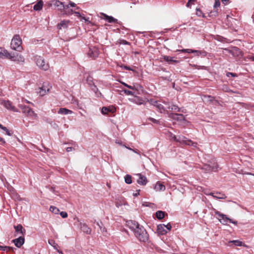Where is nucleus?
I'll use <instances>...</instances> for the list:
<instances>
[{
	"label": "nucleus",
	"mask_w": 254,
	"mask_h": 254,
	"mask_svg": "<svg viewBox=\"0 0 254 254\" xmlns=\"http://www.w3.org/2000/svg\"><path fill=\"white\" fill-rule=\"evenodd\" d=\"M127 225L133 232L135 237L140 242H145L148 241L149 235L147 231L138 222L134 220H128L127 221Z\"/></svg>",
	"instance_id": "f257e3e1"
},
{
	"label": "nucleus",
	"mask_w": 254,
	"mask_h": 254,
	"mask_svg": "<svg viewBox=\"0 0 254 254\" xmlns=\"http://www.w3.org/2000/svg\"><path fill=\"white\" fill-rule=\"evenodd\" d=\"M172 138L174 139V141L176 142H179L182 144L190 145L194 147H196V145H197V143L196 142H194L192 141L191 140L187 139V138L184 136L180 135L177 137L174 134Z\"/></svg>",
	"instance_id": "f03ea898"
},
{
	"label": "nucleus",
	"mask_w": 254,
	"mask_h": 254,
	"mask_svg": "<svg viewBox=\"0 0 254 254\" xmlns=\"http://www.w3.org/2000/svg\"><path fill=\"white\" fill-rule=\"evenodd\" d=\"M22 40L19 35H15L11 40V48L17 51H20L22 49L21 46Z\"/></svg>",
	"instance_id": "7ed1b4c3"
},
{
	"label": "nucleus",
	"mask_w": 254,
	"mask_h": 254,
	"mask_svg": "<svg viewBox=\"0 0 254 254\" xmlns=\"http://www.w3.org/2000/svg\"><path fill=\"white\" fill-rule=\"evenodd\" d=\"M213 210L214 211L215 214L218 216V219L221 223L225 225L227 224L228 221H229L230 223L234 224L235 225L237 224L238 222L237 221H234L232 219L227 217L226 215L221 213L219 211H217L215 209H213Z\"/></svg>",
	"instance_id": "20e7f679"
},
{
	"label": "nucleus",
	"mask_w": 254,
	"mask_h": 254,
	"mask_svg": "<svg viewBox=\"0 0 254 254\" xmlns=\"http://www.w3.org/2000/svg\"><path fill=\"white\" fill-rule=\"evenodd\" d=\"M34 60L37 65L44 70H47L49 68V65L46 63L44 58L41 56L36 55L34 57Z\"/></svg>",
	"instance_id": "39448f33"
},
{
	"label": "nucleus",
	"mask_w": 254,
	"mask_h": 254,
	"mask_svg": "<svg viewBox=\"0 0 254 254\" xmlns=\"http://www.w3.org/2000/svg\"><path fill=\"white\" fill-rule=\"evenodd\" d=\"M224 50L227 51L230 54H232L233 57L236 58H241L243 57V52L241 50L237 47H232L231 49L229 48H224Z\"/></svg>",
	"instance_id": "423d86ee"
},
{
	"label": "nucleus",
	"mask_w": 254,
	"mask_h": 254,
	"mask_svg": "<svg viewBox=\"0 0 254 254\" xmlns=\"http://www.w3.org/2000/svg\"><path fill=\"white\" fill-rule=\"evenodd\" d=\"M148 102L151 105L155 107L160 113H163L165 112V109L163 105L161 104L160 101H156L154 99H150L149 100H148Z\"/></svg>",
	"instance_id": "0eeeda50"
},
{
	"label": "nucleus",
	"mask_w": 254,
	"mask_h": 254,
	"mask_svg": "<svg viewBox=\"0 0 254 254\" xmlns=\"http://www.w3.org/2000/svg\"><path fill=\"white\" fill-rule=\"evenodd\" d=\"M78 223L77 225L80 227L81 231L87 234H90L91 232V229L85 223L80 222L79 219L77 217L74 218Z\"/></svg>",
	"instance_id": "6e6552de"
},
{
	"label": "nucleus",
	"mask_w": 254,
	"mask_h": 254,
	"mask_svg": "<svg viewBox=\"0 0 254 254\" xmlns=\"http://www.w3.org/2000/svg\"><path fill=\"white\" fill-rule=\"evenodd\" d=\"M51 5H53L55 7H57L59 10L67 9L69 7L68 5H65L64 3L61 2L58 0H52L51 3Z\"/></svg>",
	"instance_id": "1a4fd4ad"
},
{
	"label": "nucleus",
	"mask_w": 254,
	"mask_h": 254,
	"mask_svg": "<svg viewBox=\"0 0 254 254\" xmlns=\"http://www.w3.org/2000/svg\"><path fill=\"white\" fill-rule=\"evenodd\" d=\"M99 53V51L97 48L91 47L89 48L87 55L88 57L94 59L98 57Z\"/></svg>",
	"instance_id": "9d476101"
},
{
	"label": "nucleus",
	"mask_w": 254,
	"mask_h": 254,
	"mask_svg": "<svg viewBox=\"0 0 254 254\" xmlns=\"http://www.w3.org/2000/svg\"><path fill=\"white\" fill-rule=\"evenodd\" d=\"M168 116L170 118L177 121L184 122L186 121L185 117L182 114L170 113Z\"/></svg>",
	"instance_id": "9b49d317"
},
{
	"label": "nucleus",
	"mask_w": 254,
	"mask_h": 254,
	"mask_svg": "<svg viewBox=\"0 0 254 254\" xmlns=\"http://www.w3.org/2000/svg\"><path fill=\"white\" fill-rule=\"evenodd\" d=\"M218 168V165L216 164L213 166L210 165L205 164L202 167V169L204 170L205 173H208L210 172H216Z\"/></svg>",
	"instance_id": "f8f14e48"
},
{
	"label": "nucleus",
	"mask_w": 254,
	"mask_h": 254,
	"mask_svg": "<svg viewBox=\"0 0 254 254\" xmlns=\"http://www.w3.org/2000/svg\"><path fill=\"white\" fill-rule=\"evenodd\" d=\"M22 112L26 116H32L35 114L34 112L29 107L25 105H20Z\"/></svg>",
	"instance_id": "ddd939ff"
},
{
	"label": "nucleus",
	"mask_w": 254,
	"mask_h": 254,
	"mask_svg": "<svg viewBox=\"0 0 254 254\" xmlns=\"http://www.w3.org/2000/svg\"><path fill=\"white\" fill-rule=\"evenodd\" d=\"M1 105H3L8 110H11L13 112H18L16 108L12 105V103L9 101H3L1 102Z\"/></svg>",
	"instance_id": "4468645a"
},
{
	"label": "nucleus",
	"mask_w": 254,
	"mask_h": 254,
	"mask_svg": "<svg viewBox=\"0 0 254 254\" xmlns=\"http://www.w3.org/2000/svg\"><path fill=\"white\" fill-rule=\"evenodd\" d=\"M12 242L17 248H20L24 243L25 239L23 237L20 236L18 238L14 239Z\"/></svg>",
	"instance_id": "2eb2a0df"
},
{
	"label": "nucleus",
	"mask_w": 254,
	"mask_h": 254,
	"mask_svg": "<svg viewBox=\"0 0 254 254\" xmlns=\"http://www.w3.org/2000/svg\"><path fill=\"white\" fill-rule=\"evenodd\" d=\"M47 85H48V83H44L42 86L39 88V91L38 93L40 96H43L45 95L47 92L49 91V88Z\"/></svg>",
	"instance_id": "dca6fc26"
},
{
	"label": "nucleus",
	"mask_w": 254,
	"mask_h": 254,
	"mask_svg": "<svg viewBox=\"0 0 254 254\" xmlns=\"http://www.w3.org/2000/svg\"><path fill=\"white\" fill-rule=\"evenodd\" d=\"M137 176L139 177V178L137 180V182L138 184L144 186L147 184V180L145 176L141 174H138Z\"/></svg>",
	"instance_id": "f3484780"
},
{
	"label": "nucleus",
	"mask_w": 254,
	"mask_h": 254,
	"mask_svg": "<svg viewBox=\"0 0 254 254\" xmlns=\"http://www.w3.org/2000/svg\"><path fill=\"white\" fill-rule=\"evenodd\" d=\"M14 228L15 232L17 234H20L24 235L26 233V230L24 229L21 224H18L17 226H14Z\"/></svg>",
	"instance_id": "a211bd4d"
},
{
	"label": "nucleus",
	"mask_w": 254,
	"mask_h": 254,
	"mask_svg": "<svg viewBox=\"0 0 254 254\" xmlns=\"http://www.w3.org/2000/svg\"><path fill=\"white\" fill-rule=\"evenodd\" d=\"M157 232L159 234L163 235L167 233V231L165 229V224H159L157 226Z\"/></svg>",
	"instance_id": "6ab92c4d"
},
{
	"label": "nucleus",
	"mask_w": 254,
	"mask_h": 254,
	"mask_svg": "<svg viewBox=\"0 0 254 254\" xmlns=\"http://www.w3.org/2000/svg\"><path fill=\"white\" fill-rule=\"evenodd\" d=\"M168 109H171L172 111L177 112L186 113V109H182L179 108L177 105H172L171 106H169Z\"/></svg>",
	"instance_id": "aec40b11"
},
{
	"label": "nucleus",
	"mask_w": 254,
	"mask_h": 254,
	"mask_svg": "<svg viewBox=\"0 0 254 254\" xmlns=\"http://www.w3.org/2000/svg\"><path fill=\"white\" fill-rule=\"evenodd\" d=\"M115 112V109L111 108L110 107H103L101 109V113L103 115H107L108 113H114Z\"/></svg>",
	"instance_id": "412c9836"
},
{
	"label": "nucleus",
	"mask_w": 254,
	"mask_h": 254,
	"mask_svg": "<svg viewBox=\"0 0 254 254\" xmlns=\"http://www.w3.org/2000/svg\"><path fill=\"white\" fill-rule=\"evenodd\" d=\"M58 113L59 114L68 115L72 114L73 112L71 110H68L66 108H61L58 111Z\"/></svg>",
	"instance_id": "4be33fe9"
},
{
	"label": "nucleus",
	"mask_w": 254,
	"mask_h": 254,
	"mask_svg": "<svg viewBox=\"0 0 254 254\" xmlns=\"http://www.w3.org/2000/svg\"><path fill=\"white\" fill-rule=\"evenodd\" d=\"M13 61L23 64L24 63L25 59L21 55L17 54L16 55H15L14 59Z\"/></svg>",
	"instance_id": "5701e85b"
},
{
	"label": "nucleus",
	"mask_w": 254,
	"mask_h": 254,
	"mask_svg": "<svg viewBox=\"0 0 254 254\" xmlns=\"http://www.w3.org/2000/svg\"><path fill=\"white\" fill-rule=\"evenodd\" d=\"M165 188V186L163 184L160 183L159 182H158L156 184L154 188V189L157 191L164 190Z\"/></svg>",
	"instance_id": "b1692460"
},
{
	"label": "nucleus",
	"mask_w": 254,
	"mask_h": 254,
	"mask_svg": "<svg viewBox=\"0 0 254 254\" xmlns=\"http://www.w3.org/2000/svg\"><path fill=\"white\" fill-rule=\"evenodd\" d=\"M43 5V2L42 0H40L38 1V2L34 5L33 9L34 10L39 11L42 9Z\"/></svg>",
	"instance_id": "393cba45"
},
{
	"label": "nucleus",
	"mask_w": 254,
	"mask_h": 254,
	"mask_svg": "<svg viewBox=\"0 0 254 254\" xmlns=\"http://www.w3.org/2000/svg\"><path fill=\"white\" fill-rule=\"evenodd\" d=\"M213 197L216 199H224L227 198L226 195L223 193L220 192H215V195Z\"/></svg>",
	"instance_id": "a878e982"
},
{
	"label": "nucleus",
	"mask_w": 254,
	"mask_h": 254,
	"mask_svg": "<svg viewBox=\"0 0 254 254\" xmlns=\"http://www.w3.org/2000/svg\"><path fill=\"white\" fill-rule=\"evenodd\" d=\"M131 101L138 105L144 104V100L142 98L139 97H136L134 99H132Z\"/></svg>",
	"instance_id": "bb28decb"
},
{
	"label": "nucleus",
	"mask_w": 254,
	"mask_h": 254,
	"mask_svg": "<svg viewBox=\"0 0 254 254\" xmlns=\"http://www.w3.org/2000/svg\"><path fill=\"white\" fill-rule=\"evenodd\" d=\"M16 250L15 248L11 247L9 246H0V250L2 251H6V252H9V251H12L14 252V251Z\"/></svg>",
	"instance_id": "cd10ccee"
},
{
	"label": "nucleus",
	"mask_w": 254,
	"mask_h": 254,
	"mask_svg": "<svg viewBox=\"0 0 254 254\" xmlns=\"http://www.w3.org/2000/svg\"><path fill=\"white\" fill-rule=\"evenodd\" d=\"M163 59H164V61L169 63H177L178 62V61L174 60L173 57L168 56H163Z\"/></svg>",
	"instance_id": "c85d7f7f"
},
{
	"label": "nucleus",
	"mask_w": 254,
	"mask_h": 254,
	"mask_svg": "<svg viewBox=\"0 0 254 254\" xmlns=\"http://www.w3.org/2000/svg\"><path fill=\"white\" fill-rule=\"evenodd\" d=\"M191 53H195L197 56L201 55L203 57L207 55V52L205 51L191 50Z\"/></svg>",
	"instance_id": "c756f323"
},
{
	"label": "nucleus",
	"mask_w": 254,
	"mask_h": 254,
	"mask_svg": "<svg viewBox=\"0 0 254 254\" xmlns=\"http://www.w3.org/2000/svg\"><path fill=\"white\" fill-rule=\"evenodd\" d=\"M67 23L68 22L65 20L61 21L57 25L58 29H61L62 27L66 28L67 27Z\"/></svg>",
	"instance_id": "7c9ffc66"
},
{
	"label": "nucleus",
	"mask_w": 254,
	"mask_h": 254,
	"mask_svg": "<svg viewBox=\"0 0 254 254\" xmlns=\"http://www.w3.org/2000/svg\"><path fill=\"white\" fill-rule=\"evenodd\" d=\"M156 216L158 219L161 220L164 217L165 212L161 210L157 211L156 212Z\"/></svg>",
	"instance_id": "2f4dec72"
},
{
	"label": "nucleus",
	"mask_w": 254,
	"mask_h": 254,
	"mask_svg": "<svg viewBox=\"0 0 254 254\" xmlns=\"http://www.w3.org/2000/svg\"><path fill=\"white\" fill-rule=\"evenodd\" d=\"M5 54H4V57H6L7 58L10 59L11 61H13L14 59L15 55L14 54H12L8 52L7 50L5 52Z\"/></svg>",
	"instance_id": "473e14b6"
},
{
	"label": "nucleus",
	"mask_w": 254,
	"mask_h": 254,
	"mask_svg": "<svg viewBox=\"0 0 254 254\" xmlns=\"http://www.w3.org/2000/svg\"><path fill=\"white\" fill-rule=\"evenodd\" d=\"M107 21L108 22L119 24V22L118 21V19L114 18L113 16H109V17H107Z\"/></svg>",
	"instance_id": "72a5a7b5"
},
{
	"label": "nucleus",
	"mask_w": 254,
	"mask_h": 254,
	"mask_svg": "<svg viewBox=\"0 0 254 254\" xmlns=\"http://www.w3.org/2000/svg\"><path fill=\"white\" fill-rule=\"evenodd\" d=\"M125 181L127 184H130L132 183V178L130 175H126L125 176Z\"/></svg>",
	"instance_id": "f704fd0d"
},
{
	"label": "nucleus",
	"mask_w": 254,
	"mask_h": 254,
	"mask_svg": "<svg viewBox=\"0 0 254 254\" xmlns=\"http://www.w3.org/2000/svg\"><path fill=\"white\" fill-rule=\"evenodd\" d=\"M87 83L88 84V85L90 87L92 86V85H95L93 83V77L91 76H88L86 79Z\"/></svg>",
	"instance_id": "c9c22d12"
},
{
	"label": "nucleus",
	"mask_w": 254,
	"mask_h": 254,
	"mask_svg": "<svg viewBox=\"0 0 254 254\" xmlns=\"http://www.w3.org/2000/svg\"><path fill=\"white\" fill-rule=\"evenodd\" d=\"M49 244L51 245L52 246H53L55 250H56L57 251L58 249V244H56L54 240H49Z\"/></svg>",
	"instance_id": "e433bc0d"
},
{
	"label": "nucleus",
	"mask_w": 254,
	"mask_h": 254,
	"mask_svg": "<svg viewBox=\"0 0 254 254\" xmlns=\"http://www.w3.org/2000/svg\"><path fill=\"white\" fill-rule=\"evenodd\" d=\"M50 210L53 213H55V214H58L60 210L59 209L57 208L55 206H51L50 208Z\"/></svg>",
	"instance_id": "4c0bfd02"
},
{
	"label": "nucleus",
	"mask_w": 254,
	"mask_h": 254,
	"mask_svg": "<svg viewBox=\"0 0 254 254\" xmlns=\"http://www.w3.org/2000/svg\"><path fill=\"white\" fill-rule=\"evenodd\" d=\"M147 120L148 121H150L151 122H152L153 123L155 124H157V125H160V122L159 120H156L153 118H151V117H149L147 119Z\"/></svg>",
	"instance_id": "58836bf2"
},
{
	"label": "nucleus",
	"mask_w": 254,
	"mask_h": 254,
	"mask_svg": "<svg viewBox=\"0 0 254 254\" xmlns=\"http://www.w3.org/2000/svg\"><path fill=\"white\" fill-rule=\"evenodd\" d=\"M121 83L123 85H124L125 86L127 87V88H128L129 89H130L132 90H134V89H136V87H135V85H133V86H131V85H129L127 84V83H126L124 82H121Z\"/></svg>",
	"instance_id": "ea45409f"
},
{
	"label": "nucleus",
	"mask_w": 254,
	"mask_h": 254,
	"mask_svg": "<svg viewBox=\"0 0 254 254\" xmlns=\"http://www.w3.org/2000/svg\"><path fill=\"white\" fill-rule=\"evenodd\" d=\"M122 91L125 94H126V95H134V93L133 92L130 91V90H127V89H123L122 90Z\"/></svg>",
	"instance_id": "a19ab883"
},
{
	"label": "nucleus",
	"mask_w": 254,
	"mask_h": 254,
	"mask_svg": "<svg viewBox=\"0 0 254 254\" xmlns=\"http://www.w3.org/2000/svg\"><path fill=\"white\" fill-rule=\"evenodd\" d=\"M231 242L233 243L235 246H243V243L241 241L239 240H234L231 241Z\"/></svg>",
	"instance_id": "79ce46f5"
},
{
	"label": "nucleus",
	"mask_w": 254,
	"mask_h": 254,
	"mask_svg": "<svg viewBox=\"0 0 254 254\" xmlns=\"http://www.w3.org/2000/svg\"><path fill=\"white\" fill-rule=\"evenodd\" d=\"M0 128H1L2 130H3L4 131H5V133H6V134L7 135H8L9 136H11V133L10 132L9 130L6 127H3L2 125V127H0Z\"/></svg>",
	"instance_id": "37998d69"
},
{
	"label": "nucleus",
	"mask_w": 254,
	"mask_h": 254,
	"mask_svg": "<svg viewBox=\"0 0 254 254\" xmlns=\"http://www.w3.org/2000/svg\"><path fill=\"white\" fill-rule=\"evenodd\" d=\"M77 147V145L76 144H74V146L73 147H68L66 148V150L67 152H70V151H71L72 150H75V148Z\"/></svg>",
	"instance_id": "c03bdc74"
},
{
	"label": "nucleus",
	"mask_w": 254,
	"mask_h": 254,
	"mask_svg": "<svg viewBox=\"0 0 254 254\" xmlns=\"http://www.w3.org/2000/svg\"><path fill=\"white\" fill-rule=\"evenodd\" d=\"M5 51L6 50L0 47V58H3L4 57Z\"/></svg>",
	"instance_id": "a18cd8bd"
},
{
	"label": "nucleus",
	"mask_w": 254,
	"mask_h": 254,
	"mask_svg": "<svg viewBox=\"0 0 254 254\" xmlns=\"http://www.w3.org/2000/svg\"><path fill=\"white\" fill-rule=\"evenodd\" d=\"M95 95L97 97H100L102 96V94L101 92L97 89L95 92H94Z\"/></svg>",
	"instance_id": "49530a36"
},
{
	"label": "nucleus",
	"mask_w": 254,
	"mask_h": 254,
	"mask_svg": "<svg viewBox=\"0 0 254 254\" xmlns=\"http://www.w3.org/2000/svg\"><path fill=\"white\" fill-rule=\"evenodd\" d=\"M60 215L61 217L63 218H65L67 217V214L65 211H62L61 212H60Z\"/></svg>",
	"instance_id": "de8ad7c7"
},
{
	"label": "nucleus",
	"mask_w": 254,
	"mask_h": 254,
	"mask_svg": "<svg viewBox=\"0 0 254 254\" xmlns=\"http://www.w3.org/2000/svg\"><path fill=\"white\" fill-rule=\"evenodd\" d=\"M220 2L219 1V0H215V3L214 4V7L216 8L220 6Z\"/></svg>",
	"instance_id": "09e8293b"
},
{
	"label": "nucleus",
	"mask_w": 254,
	"mask_h": 254,
	"mask_svg": "<svg viewBox=\"0 0 254 254\" xmlns=\"http://www.w3.org/2000/svg\"><path fill=\"white\" fill-rule=\"evenodd\" d=\"M218 14L217 11H211L209 13V16H216Z\"/></svg>",
	"instance_id": "8fccbe9b"
},
{
	"label": "nucleus",
	"mask_w": 254,
	"mask_h": 254,
	"mask_svg": "<svg viewBox=\"0 0 254 254\" xmlns=\"http://www.w3.org/2000/svg\"><path fill=\"white\" fill-rule=\"evenodd\" d=\"M226 75L228 77H229L230 75L233 77H237V75L236 73H232V72H227L226 74Z\"/></svg>",
	"instance_id": "3c124183"
},
{
	"label": "nucleus",
	"mask_w": 254,
	"mask_h": 254,
	"mask_svg": "<svg viewBox=\"0 0 254 254\" xmlns=\"http://www.w3.org/2000/svg\"><path fill=\"white\" fill-rule=\"evenodd\" d=\"M100 14L102 15V16H103V17H101V18L104 19L107 21V19H108L107 17H109V15H108L104 13H101Z\"/></svg>",
	"instance_id": "603ef678"
},
{
	"label": "nucleus",
	"mask_w": 254,
	"mask_h": 254,
	"mask_svg": "<svg viewBox=\"0 0 254 254\" xmlns=\"http://www.w3.org/2000/svg\"><path fill=\"white\" fill-rule=\"evenodd\" d=\"M191 49H182L180 51L183 53L187 52L188 53H191Z\"/></svg>",
	"instance_id": "864d4df0"
},
{
	"label": "nucleus",
	"mask_w": 254,
	"mask_h": 254,
	"mask_svg": "<svg viewBox=\"0 0 254 254\" xmlns=\"http://www.w3.org/2000/svg\"><path fill=\"white\" fill-rule=\"evenodd\" d=\"M91 89L94 92L98 88L97 87L96 85H92L91 87H90Z\"/></svg>",
	"instance_id": "5fc2aeb1"
},
{
	"label": "nucleus",
	"mask_w": 254,
	"mask_h": 254,
	"mask_svg": "<svg viewBox=\"0 0 254 254\" xmlns=\"http://www.w3.org/2000/svg\"><path fill=\"white\" fill-rule=\"evenodd\" d=\"M165 228L168 230L170 231L171 229L172 226H171V224L169 223L166 225H165Z\"/></svg>",
	"instance_id": "6e6d98bb"
},
{
	"label": "nucleus",
	"mask_w": 254,
	"mask_h": 254,
	"mask_svg": "<svg viewBox=\"0 0 254 254\" xmlns=\"http://www.w3.org/2000/svg\"><path fill=\"white\" fill-rule=\"evenodd\" d=\"M135 87H136V89H135L134 90H138L139 89L142 90V86H141V85H135Z\"/></svg>",
	"instance_id": "4d7b16f0"
},
{
	"label": "nucleus",
	"mask_w": 254,
	"mask_h": 254,
	"mask_svg": "<svg viewBox=\"0 0 254 254\" xmlns=\"http://www.w3.org/2000/svg\"><path fill=\"white\" fill-rule=\"evenodd\" d=\"M9 191L11 192L12 194L16 193L15 190L11 187L9 188Z\"/></svg>",
	"instance_id": "13d9d810"
},
{
	"label": "nucleus",
	"mask_w": 254,
	"mask_h": 254,
	"mask_svg": "<svg viewBox=\"0 0 254 254\" xmlns=\"http://www.w3.org/2000/svg\"><path fill=\"white\" fill-rule=\"evenodd\" d=\"M247 58L252 61H254V56L249 55L247 57Z\"/></svg>",
	"instance_id": "bf43d9fd"
},
{
	"label": "nucleus",
	"mask_w": 254,
	"mask_h": 254,
	"mask_svg": "<svg viewBox=\"0 0 254 254\" xmlns=\"http://www.w3.org/2000/svg\"><path fill=\"white\" fill-rule=\"evenodd\" d=\"M5 143L4 139L0 137V144L3 145Z\"/></svg>",
	"instance_id": "052dcab7"
},
{
	"label": "nucleus",
	"mask_w": 254,
	"mask_h": 254,
	"mask_svg": "<svg viewBox=\"0 0 254 254\" xmlns=\"http://www.w3.org/2000/svg\"><path fill=\"white\" fill-rule=\"evenodd\" d=\"M204 193L205 194H206V195H211V196H213H213H215V193H214V192H210V193H206V192H204Z\"/></svg>",
	"instance_id": "680f3d73"
},
{
	"label": "nucleus",
	"mask_w": 254,
	"mask_h": 254,
	"mask_svg": "<svg viewBox=\"0 0 254 254\" xmlns=\"http://www.w3.org/2000/svg\"><path fill=\"white\" fill-rule=\"evenodd\" d=\"M207 97L210 101H212L214 100V98L211 96H208Z\"/></svg>",
	"instance_id": "e2e57ef3"
},
{
	"label": "nucleus",
	"mask_w": 254,
	"mask_h": 254,
	"mask_svg": "<svg viewBox=\"0 0 254 254\" xmlns=\"http://www.w3.org/2000/svg\"><path fill=\"white\" fill-rule=\"evenodd\" d=\"M100 224L102 225L101 222H100V223H99L98 222H97V225L99 227L100 230L102 231V227Z\"/></svg>",
	"instance_id": "0e129e2a"
},
{
	"label": "nucleus",
	"mask_w": 254,
	"mask_h": 254,
	"mask_svg": "<svg viewBox=\"0 0 254 254\" xmlns=\"http://www.w3.org/2000/svg\"><path fill=\"white\" fill-rule=\"evenodd\" d=\"M201 13L202 12L200 10L197 9L196 14L197 15L200 16Z\"/></svg>",
	"instance_id": "69168bd1"
},
{
	"label": "nucleus",
	"mask_w": 254,
	"mask_h": 254,
	"mask_svg": "<svg viewBox=\"0 0 254 254\" xmlns=\"http://www.w3.org/2000/svg\"><path fill=\"white\" fill-rule=\"evenodd\" d=\"M68 5H70V6H71V7H74V6H75V4L74 2H71V1H70L69 2V4H68Z\"/></svg>",
	"instance_id": "338daca9"
},
{
	"label": "nucleus",
	"mask_w": 254,
	"mask_h": 254,
	"mask_svg": "<svg viewBox=\"0 0 254 254\" xmlns=\"http://www.w3.org/2000/svg\"><path fill=\"white\" fill-rule=\"evenodd\" d=\"M139 191H140V190H137V191H136V192H135V193H133V195H134V196H137L138 195H139Z\"/></svg>",
	"instance_id": "774afa93"
}]
</instances>
